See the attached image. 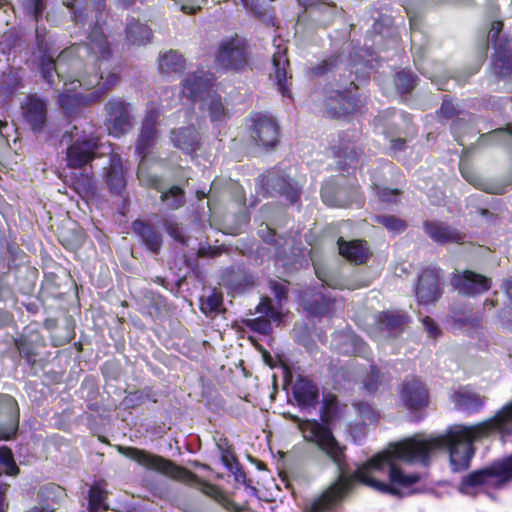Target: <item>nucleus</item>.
Here are the masks:
<instances>
[{
	"label": "nucleus",
	"instance_id": "53",
	"mask_svg": "<svg viewBox=\"0 0 512 512\" xmlns=\"http://www.w3.org/2000/svg\"><path fill=\"white\" fill-rule=\"evenodd\" d=\"M31 7L33 8V13L35 18L37 19L44 11L45 4L43 0H30Z\"/></svg>",
	"mask_w": 512,
	"mask_h": 512
},
{
	"label": "nucleus",
	"instance_id": "14",
	"mask_svg": "<svg viewBox=\"0 0 512 512\" xmlns=\"http://www.w3.org/2000/svg\"><path fill=\"white\" fill-rule=\"evenodd\" d=\"M212 80V74L204 70L188 74L183 82L182 93L187 98H201L202 100L208 92H211L209 87L212 83Z\"/></svg>",
	"mask_w": 512,
	"mask_h": 512
},
{
	"label": "nucleus",
	"instance_id": "56",
	"mask_svg": "<svg viewBox=\"0 0 512 512\" xmlns=\"http://www.w3.org/2000/svg\"><path fill=\"white\" fill-rule=\"evenodd\" d=\"M8 506L9 504L5 496V491H0V512H7Z\"/></svg>",
	"mask_w": 512,
	"mask_h": 512
},
{
	"label": "nucleus",
	"instance_id": "51",
	"mask_svg": "<svg viewBox=\"0 0 512 512\" xmlns=\"http://www.w3.org/2000/svg\"><path fill=\"white\" fill-rule=\"evenodd\" d=\"M361 415H362L363 422L365 424H370L372 422H375L377 419L376 413L368 405H362Z\"/></svg>",
	"mask_w": 512,
	"mask_h": 512
},
{
	"label": "nucleus",
	"instance_id": "49",
	"mask_svg": "<svg viewBox=\"0 0 512 512\" xmlns=\"http://www.w3.org/2000/svg\"><path fill=\"white\" fill-rule=\"evenodd\" d=\"M503 24L500 21H495L491 24V28L488 32V39L491 42H494L495 46L500 45L498 43V36L502 30Z\"/></svg>",
	"mask_w": 512,
	"mask_h": 512
},
{
	"label": "nucleus",
	"instance_id": "24",
	"mask_svg": "<svg viewBox=\"0 0 512 512\" xmlns=\"http://www.w3.org/2000/svg\"><path fill=\"white\" fill-rule=\"evenodd\" d=\"M158 67L161 73L171 75L181 72L185 67L183 56L174 50L160 54L158 59Z\"/></svg>",
	"mask_w": 512,
	"mask_h": 512
},
{
	"label": "nucleus",
	"instance_id": "26",
	"mask_svg": "<svg viewBox=\"0 0 512 512\" xmlns=\"http://www.w3.org/2000/svg\"><path fill=\"white\" fill-rule=\"evenodd\" d=\"M492 71L499 76H512V50L496 45Z\"/></svg>",
	"mask_w": 512,
	"mask_h": 512
},
{
	"label": "nucleus",
	"instance_id": "19",
	"mask_svg": "<svg viewBox=\"0 0 512 512\" xmlns=\"http://www.w3.org/2000/svg\"><path fill=\"white\" fill-rule=\"evenodd\" d=\"M452 400L457 408L473 413L483 407L486 398L475 392L463 389L455 392L452 396Z\"/></svg>",
	"mask_w": 512,
	"mask_h": 512
},
{
	"label": "nucleus",
	"instance_id": "10",
	"mask_svg": "<svg viewBox=\"0 0 512 512\" xmlns=\"http://www.w3.org/2000/svg\"><path fill=\"white\" fill-rule=\"evenodd\" d=\"M400 399L408 410L417 412L428 406V391L420 380L407 379L402 384Z\"/></svg>",
	"mask_w": 512,
	"mask_h": 512
},
{
	"label": "nucleus",
	"instance_id": "11",
	"mask_svg": "<svg viewBox=\"0 0 512 512\" xmlns=\"http://www.w3.org/2000/svg\"><path fill=\"white\" fill-rule=\"evenodd\" d=\"M18 424L17 402L9 395H0V440H9L14 437Z\"/></svg>",
	"mask_w": 512,
	"mask_h": 512
},
{
	"label": "nucleus",
	"instance_id": "50",
	"mask_svg": "<svg viewBox=\"0 0 512 512\" xmlns=\"http://www.w3.org/2000/svg\"><path fill=\"white\" fill-rule=\"evenodd\" d=\"M457 109H456V106L454 105V103L450 100H444L442 105H441V108H440V113L443 117L445 118H451L455 115Z\"/></svg>",
	"mask_w": 512,
	"mask_h": 512
},
{
	"label": "nucleus",
	"instance_id": "31",
	"mask_svg": "<svg viewBox=\"0 0 512 512\" xmlns=\"http://www.w3.org/2000/svg\"><path fill=\"white\" fill-rule=\"evenodd\" d=\"M127 40L134 45H143L150 41L151 30L144 24L134 22L127 26Z\"/></svg>",
	"mask_w": 512,
	"mask_h": 512
},
{
	"label": "nucleus",
	"instance_id": "27",
	"mask_svg": "<svg viewBox=\"0 0 512 512\" xmlns=\"http://www.w3.org/2000/svg\"><path fill=\"white\" fill-rule=\"evenodd\" d=\"M286 49L277 48V51L273 54L272 65L274 67L275 78L279 90L283 95H287L288 89L286 87L287 72L286 67L288 66V59L285 55Z\"/></svg>",
	"mask_w": 512,
	"mask_h": 512
},
{
	"label": "nucleus",
	"instance_id": "43",
	"mask_svg": "<svg viewBox=\"0 0 512 512\" xmlns=\"http://www.w3.org/2000/svg\"><path fill=\"white\" fill-rule=\"evenodd\" d=\"M249 326L256 332L261 334H268L271 331L270 320L264 317H258L249 321Z\"/></svg>",
	"mask_w": 512,
	"mask_h": 512
},
{
	"label": "nucleus",
	"instance_id": "4",
	"mask_svg": "<svg viewBox=\"0 0 512 512\" xmlns=\"http://www.w3.org/2000/svg\"><path fill=\"white\" fill-rule=\"evenodd\" d=\"M157 113L150 111L144 118L140 133L136 143V151L140 157L138 165V178L143 185L157 186L158 177L149 174L147 171V159L151 155L159 138V133L156 128Z\"/></svg>",
	"mask_w": 512,
	"mask_h": 512
},
{
	"label": "nucleus",
	"instance_id": "3",
	"mask_svg": "<svg viewBox=\"0 0 512 512\" xmlns=\"http://www.w3.org/2000/svg\"><path fill=\"white\" fill-rule=\"evenodd\" d=\"M511 481L512 455L496 460L488 467L464 477L460 491L467 495H475L482 488H502Z\"/></svg>",
	"mask_w": 512,
	"mask_h": 512
},
{
	"label": "nucleus",
	"instance_id": "54",
	"mask_svg": "<svg viewBox=\"0 0 512 512\" xmlns=\"http://www.w3.org/2000/svg\"><path fill=\"white\" fill-rule=\"evenodd\" d=\"M167 231L174 239L182 241V231L177 225L167 224Z\"/></svg>",
	"mask_w": 512,
	"mask_h": 512
},
{
	"label": "nucleus",
	"instance_id": "37",
	"mask_svg": "<svg viewBox=\"0 0 512 512\" xmlns=\"http://www.w3.org/2000/svg\"><path fill=\"white\" fill-rule=\"evenodd\" d=\"M313 15H318L317 20L322 25H328L334 15L337 13V9L334 5H330L322 1L319 6L312 12Z\"/></svg>",
	"mask_w": 512,
	"mask_h": 512
},
{
	"label": "nucleus",
	"instance_id": "46",
	"mask_svg": "<svg viewBox=\"0 0 512 512\" xmlns=\"http://www.w3.org/2000/svg\"><path fill=\"white\" fill-rule=\"evenodd\" d=\"M177 4L180 5L181 11L186 14H195L198 10L201 9V5L198 3V0H174Z\"/></svg>",
	"mask_w": 512,
	"mask_h": 512
},
{
	"label": "nucleus",
	"instance_id": "25",
	"mask_svg": "<svg viewBox=\"0 0 512 512\" xmlns=\"http://www.w3.org/2000/svg\"><path fill=\"white\" fill-rule=\"evenodd\" d=\"M202 109L209 113L211 121H223L227 117V109L221 97L215 92H208L202 99Z\"/></svg>",
	"mask_w": 512,
	"mask_h": 512
},
{
	"label": "nucleus",
	"instance_id": "39",
	"mask_svg": "<svg viewBox=\"0 0 512 512\" xmlns=\"http://www.w3.org/2000/svg\"><path fill=\"white\" fill-rule=\"evenodd\" d=\"M106 493L98 487H91L89 491V509L92 512L98 511L100 508L107 509L104 503Z\"/></svg>",
	"mask_w": 512,
	"mask_h": 512
},
{
	"label": "nucleus",
	"instance_id": "47",
	"mask_svg": "<svg viewBox=\"0 0 512 512\" xmlns=\"http://www.w3.org/2000/svg\"><path fill=\"white\" fill-rule=\"evenodd\" d=\"M380 375L375 368H371L370 374L363 380L364 386L368 391H374L377 388Z\"/></svg>",
	"mask_w": 512,
	"mask_h": 512
},
{
	"label": "nucleus",
	"instance_id": "48",
	"mask_svg": "<svg viewBox=\"0 0 512 512\" xmlns=\"http://www.w3.org/2000/svg\"><path fill=\"white\" fill-rule=\"evenodd\" d=\"M270 285H271V289L275 293V296L279 300H282L283 298L286 297L288 288H287V283L285 281H273L270 283Z\"/></svg>",
	"mask_w": 512,
	"mask_h": 512
},
{
	"label": "nucleus",
	"instance_id": "59",
	"mask_svg": "<svg viewBox=\"0 0 512 512\" xmlns=\"http://www.w3.org/2000/svg\"><path fill=\"white\" fill-rule=\"evenodd\" d=\"M298 1L301 5L308 8V7H312V6L320 4L323 0H298Z\"/></svg>",
	"mask_w": 512,
	"mask_h": 512
},
{
	"label": "nucleus",
	"instance_id": "21",
	"mask_svg": "<svg viewBox=\"0 0 512 512\" xmlns=\"http://www.w3.org/2000/svg\"><path fill=\"white\" fill-rule=\"evenodd\" d=\"M325 106L327 113L333 117L343 116L351 113L355 109L352 100L340 92H335L333 95H330L325 101Z\"/></svg>",
	"mask_w": 512,
	"mask_h": 512
},
{
	"label": "nucleus",
	"instance_id": "1",
	"mask_svg": "<svg viewBox=\"0 0 512 512\" xmlns=\"http://www.w3.org/2000/svg\"><path fill=\"white\" fill-rule=\"evenodd\" d=\"M110 57V49L106 37L98 27L89 35V42L75 44L63 50L52 59L43 56L40 62L41 74L44 80L54 90L60 91L62 82L63 93L59 96L61 108L69 115L78 113L79 98L69 93L83 88L96 89V95L104 93L116 83L117 76L109 74L104 80L103 74L91 73L97 62H104Z\"/></svg>",
	"mask_w": 512,
	"mask_h": 512
},
{
	"label": "nucleus",
	"instance_id": "63",
	"mask_svg": "<svg viewBox=\"0 0 512 512\" xmlns=\"http://www.w3.org/2000/svg\"><path fill=\"white\" fill-rule=\"evenodd\" d=\"M495 306H497V302L495 300H493V299L486 300L484 302V307H491V308H493Z\"/></svg>",
	"mask_w": 512,
	"mask_h": 512
},
{
	"label": "nucleus",
	"instance_id": "41",
	"mask_svg": "<svg viewBox=\"0 0 512 512\" xmlns=\"http://www.w3.org/2000/svg\"><path fill=\"white\" fill-rule=\"evenodd\" d=\"M15 345L22 357H24L28 362L34 361V356L36 355L35 348L25 336H21L16 339Z\"/></svg>",
	"mask_w": 512,
	"mask_h": 512
},
{
	"label": "nucleus",
	"instance_id": "42",
	"mask_svg": "<svg viewBox=\"0 0 512 512\" xmlns=\"http://www.w3.org/2000/svg\"><path fill=\"white\" fill-rule=\"evenodd\" d=\"M256 311L258 313L264 314L266 317H268L270 320L273 321H279L280 320V313L276 311L272 306L271 302L268 298H264L259 305L256 307Z\"/></svg>",
	"mask_w": 512,
	"mask_h": 512
},
{
	"label": "nucleus",
	"instance_id": "64",
	"mask_svg": "<svg viewBox=\"0 0 512 512\" xmlns=\"http://www.w3.org/2000/svg\"><path fill=\"white\" fill-rule=\"evenodd\" d=\"M75 2L76 0H63V4L68 8L74 7Z\"/></svg>",
	"mask_w": 512,
	"mask_h": 512
},
{
	"label": "nucleus",
	"instance_id": "36",
	"mask_svg": "<svg viewBox=\"0 0 512 512\" xmlns=\"http://www.w3.org/2000/svg\"><path fill=\"white\" fill-rule=\"evenodd\" d=\"M222 304V295L216 291H212L209 295L201 298L200 308L206 315L217 312Z\"/></svg>",
	"mask_w": 512,
	"mask_h": 512
},
{
	"label": "nucleus",
	"instance_id": "33",
	"mask_svg": "<svg viewBox=\"0 0 512 512\" xmlns=\"http://www.w3.org/2000/svg\"><path fill=\"white\" fill-rule=\"evenodd\" d=\"M74 189L83 198L93 197L96 194L97 187L91 176L81 175L74 180Z\"/></svg>",
	"mask_w": 512,
	"mask_h": 512
},
{
	"label": "nucleus",
	"instance_id": "20",
	"mask_svg": "<svg viewBox=\"0 0 512 512\" xmlns=\"http://www.w3.org/2000/svg\"><path fill=\"white\" fill-rule=\"evenodd\" d=\"M171 141L175 147L185 152H191L197 146L199 136L194 127H183L171 131Z\"/></svg>",
	"mask_w": 512,
	"mask_h": 512
},
{
	"label": "nucleus",
	"instance_id": "17",
	"mask_svg": "<svg viewBox=\"0 0 512 512\" xmlns=\"http://www.w3.org/2000/svg\"><path fill=\"white\" fill-rule=\"evenodd\" d=\"M337 244L339 254L354 264L365 263L371 255L367 242L363 240L345 241L340 237Z\"/></svg>",
	"mask_w": 512,
	"mask_h": 512
},
{
	"label": "nucleus",
	"instance_id": "62",
	"mask_svg": "<svg viewBox=\"0 0 512 512\" xmlns=\"http://www.w3.org/2000/svg\"><path fill=\"white\" fill-rule=\"evenodd\" d=\"M505 289L508 297L512 300V277L507 280Z\"/></svg>",
	"mask_w": 512,
	"mask_h": 512
},
{
	"label": "nucleus",
	"instance_id": "40",
	"mask_svg": "<svg viewBox=\"0 0 512 512\" xmlns=\"http://www.w3.org/2000/svg\"><path fill=\"white\" fill-rule=\"evenodd\" d=\"M395 85L401 93H407L414 88L415 79L410 72L400 71L396 74Z\"/></svg>",
	"mask_w": 512,
	"mask_h": 512
},
{
	"label": "nucleus",
	"instance_id": "38",
	"mask_svg": "<svg viewBox=\"0 0 512 512\" xmlns=\"http://www.w3.org/2000/svg\"><path fill=\"white\" fill-rule=\"evenodd\" d=\"M337 412V399L333 395H329L324 398L323 401V409L321 412V420L328 424L330 423L336 415Z\"/></svg>",
	"mask_w": 512,
	"mask_h": 512
},
{
	"label": "nucleus",
	"instance_id": "5",
	"mask_svg": "<svg viewBox=\"0 0 512 512\" xmlns=\"http://www.w3.org/2000/svg\"><path fill=\"white\" fill-rule=\"evenodd\" d=\"M64 137H69L71 144L66 150V163L70 168H82L96 157L99 138L92 131L80 130L73 126Z\"/></svg>",
	"mask_w": 512,
	"mask_h": 512
},
{
	"label": "nucleus",
	"instance_id": "9",
	"mask_svg": "<svg viewBox=\"0 0 512 512\" xmlns=\"http://www.w3.org/2000/svg\"><path fill=\"white\" fill-rule=\"evenodd\" d=\"M451 283L459 293L467 296H476L491 288V279L470 271H457L451 279Z\"/></svg>",
	"mask_w": 512,
	"mask_h": 512
},
{
	"label": "nucleus",
	"instance_id": "32",
	"mask_svg": "<svg viewBox=\"0 0 512 512\" xmlns=\"http://www.w3.org/2000/svg\"><path fill=\"white\" fill-rule=\"evenodd\" d=\"M19 468L17 467L12 451L6 446H0V475H17Z\"/></svg>",
	"mask_w": 512,
	"mask_h": 512
},
{
	"label": "nucleus",
	"instance_id": "6",
	"mask_svg": "<svg viewBox=\"0 0 512 512\" xmlns=\"http://www.w3.org/2000/svg\"><path fill=\"white\" fill-rule=\"evenodd\" d=\"M215 61L225 69L243 68L248 61L247 41L238 34L223 37L218 44Z\"/></svg>",
	"mask_w": 512,
	"mask_h": 512
},
{
	"label": "nucleus",
	"instance_id": "44",
	"mask_svg": "<svg viewBox=\"0 0 512 512\" xmlns=\"http://www.w3.org/2000/svg\"><path fill=\"white\" fill-rule=\"evenodd\" d=\"M412 0H404L405 2V10L408 14V17H409V20H410V25H411V30H412V39H411V42H412V51L415 55H417L418 53V50H420V47L417 46L416 44V40H415V36H416V33H415V27H416V23H415V15H414V12L412 10V8L410 7V2Z\"/></svg>",
	"mask_w": 512,
	"mask_h": 512
},
{
	"label": "nucleus",
	"instance_id": "45",
	"mask_svg": "<svg viewBox=\"0 0 512 512\" xmlns=\"http://www.w3.org/2000/svg\"><path fill=\"white\" fill-rule=\"evenodd\" d=\"M422 324L424 329L427 332L428 337L437 338L441 334V330L439 326L434 322V320L428 316L422 319Z\"/></svg>",
	"mask_w": 512,
	"mask_h": 512
},
{
	"label": "nucleus",
	"instance_id": "13",
	"mask_svg": "<svg viewBox=\"0 0 512 512\" xmlns=\"http://www.w3.org/2000/svg\"><path fill=\"white\" fill-rule=\"evenodd\" d=\"M439 273L434 269H426L419 277L416 296L419 303L428 305L436 302L441 296Z\"/></svg>",
	"mask_w": 512,
	"mask_h": 512
},
{
	"label": "nucleus",
	"instance_id": "15",
	"mask_svg": "<svg viewBox=\"0 0 512 512\" xmlns=\"http://www.w3.org/2000/svg\"><path fill=\"white\" fill-rule=\"evenodd\" d=\"M425 233L436 243H464L466 236L455 228L442 223V222H430L424 223Z\"/></svg>",
	"mask_w": 512,
	"mask_h": 512
},
{
	"label": "nucleus",
	"instance_id": "12",
	"mask_svg": "<svg viewBox=\"0 0 512 512\" xmlns=\"http://www.w3.org/2000/svg\"><path fill=\"white\" fill-rule=\"evenodd\" d=\"M251 138L264 147H272L278 139V126L275 120L263 114H256L251 118Z\"/></svg>",
	"mask_w": 512,
	"mask_h": 512
},
{
	"label": "nucleus",
	"instance_id": "52",
	"mask_svg": "<svg viewBox=\"0 0 512 512\" xmlns=\"http://www.w3.org/2000/svg\"><path fill=\"white\" fill-rule=\"evenodd\" d=\"M336 60H325L323 61V64L317 68H315V74L321 75L325 72H328L332 70V68L336 67Z\"/></svg>",
	"mask_w": 512,
	"mask_h": 512
},
{
	"label": "nucleus",
	"instance_id": "57",
	"mask_svg": "<svg viewBox=\"0 0 512 512\" xmlns=\"http://www.w3.org/2000/svg\"><path fill=\"white\" fill-rule=\"evenodd\" d=\"M321 197L325 203L328 205H334V201L329 196V190L328 187H323L321 190Z\"/></svg>",
	"mask_w": 512,
	"mask_h": 512
},
{
	"label": "nucleus",
	"instance_id": "28",
	"mask_svg": "<svg viewBox=\"0 0 512 512\" xmlns=\"http://www.w3.org/2000/svg\"><path fill=\"white\" fill-rule=\"evenodd\" d=\"M161 192V201L170 209H178L185 204L184 191L179 186H172L168 190H163L161 180L158 178L157 186L147 185Z\"/></svg>",
	"mask_w": 512,
	"mask_h": 512
},
{
	"label": "nucleus",
	"instance_id": "7",
	"mask_svg": "<svg viewBox=\"0 0 512 512\" xmlns=\"http://www.w3.org/2000/svg\"><path fill=\"white\" fill-rule=\"evenodd\" d=\"M105 125L110 135L120 137L133 127L130 105L119 98H113L105 104Z\"/></svg>",
	"mask_w": 512,
	"mask_h": 512
},
{
	"label": "nucleus",
	"instance_id": "61",
	"mask_svg": "<svg viewBox=\"0 0 512 512\" xmlns=\"http://www.w3.org/2000/svg\"><path fill=\"white\" fill-rule=\"evenodd\" d=\"M405 144V140L403 139H395V140H392V148L394 150H397V149H401Z\"/></svg>",
	"mask_w": 512,
	"mask_h": 512
},
{
	"label": "nucleus",
	"instance_id": "8",
	"mask_svg": "<svg viewBox=\"0 0 512 512\" xmlns=\"http://www.w3.org/2000/svg\"><path fill=\"white\" fill-rule=\"evenodd\" d=\"M22 115L25 123L36 133H44L48 126L47 101L37 95L27 96L22 103Z\"/></svg>",
	"mask_w": 512,
	"mask_h": 512
},
{
	"label": "nucleus",
	"instance_id": "22",
	"mask_svg": "<svg viewBox=\"0 0 512 512\" xmlns=\"http://www.w3.org/2000/svg\"><path fill=\"white\" fill-rule=\"evenodd\" d=\"M133 231L141 237L147 248L153 253H158L162 241L160 235L148 224L135 221L132 224Z\"/></svg>",
	"mask_w": 512,
	"mask_h": 512
},
{
	"label": "nucleus",
	"instance_id": "55",
	"mask_svg": "<svg viewBox=\"0 0 512 512\" xmlns=\"http://www.w3.org/2000/svg\"><path fill=\"white\" fill-rule=\"evenodd\" d=\"M26 512H57L54 508L48 504H40L28 509Z\"/></svg>",
	"mask_w": 512,
	"mask_h": 512
},
{
	"label": "nucleus",
	"instance_id": "18",
	"mask_svg": "<svg viewBox=\"0 0 512 512\" xmlns=\"http://www.w3.org/2000/svg\"><path fill=\"white\" fill-rule=\"evenodd\" d=\"M293 395L299 405L311 406L317 402L318 388L312 381L299 378L294 384Z\"/></svg>",
	"mask_w": 512,
	"mask_h": 512
},
{
	"label": "nucleus",
	"instance_id": "34",
	"mask_svg": "<svg viewBox=\"0 0 512 512\" xmlns=\"http://www.w3.org/2000/svg\"><path fill=\"white\" fill-rule=\"evenodd\" d=\"M481 141L501 142L512 152V126H509L507 129H498L483 135Z\"/></svg>",
	"mask_w": 512,
	"mask_h": 512
},
{
	"label": "nucleus",
	"instance_id": "2",
	"mask_svg": "<svg viewBox=\"0 0 512 512\" xmlns=\"http://www.w3.org/2000/svg\"><path fill=\"white\" fill-rule=\"evenodd\" d=\"M116 449L121 455L137 462L148 470L155 471L174 481L187 485H197L203 494L213 498L229 512H239V507L217 486L200 480L196 474L185 467L179 466L160 455L136 447L118 445Z\"/></svg>",
	"mask_w": 512,
	"mask_h": 512
},
{
	"label": "nucleus",
	"instance_id": "16",
	"mask_svg": "<svg viewBox=\"0 0 512 512\" xmlns=\"http://www.w3.org/2000/svg\"><path fill=\"white\" fill-rule=\"evenodd\" d=\"M103 177L111 192L119 193L126 185L125 172L121 157L111 153L108 164L104 167Z\"/></svg>",
	"mask_w": 512,
	"mask_h": 512
},
{
	"label": "nucleus",
	"instance_id": "23",
	"mask_svg": "<svg viewBox=\"0 0 512 512\" xmlns=\"http://www.w3.org/2000/svg\"><path fill=\"white\" fill-rule=\"evenodd\" d=\"M460 171L462 176L472 185L477 187L480 190H483L490 194H503L505 192V187L501 184H493L488 182L487 180L481 178L477 175L471 168L467 165H460Z\"/></svg>",
	"mask_w": 512,
	"mask_h": 512
},
{
	"label": "nucleus",
	"instance_id": "35",
	"mask_svg": "<svg viewBox=\"0 0 512 512\" xmlns=\"http://www.w3.org/2000/svg\"><path fill=\"white\" fill-rule=\"evenodd\" d=\"M375 221L393 233H401L407 227L404 220L394 215H379L375 217Z\"/></svg>",
	"mask_w": 512,
	"mask_h": 512
},
{
	"label": "nucleus",
	"instance_id": "29",
	"mask_svg": "<svg viewBox=\"0 0 512 512\" xmlns=\"http://www.w3.org/2000/svg\"><path fill=\"white\" fill-rule=\"evenodd\" d=\"M267 183L281 195H284L290 203L297 201L299 197V189L296 183L291 179H285L283 177H271Z\"/></svg>",
	"mask_w": 512,
	"mask_h": 512
},
{
	"label": "nucleus",
	"instance_id": "58",
	"mask_svg": "<svg viewBox=\"0 0 512 512\" xmlns=\"http://www.w3.org/2000/svg\"><path fill=\"white\" fill-rule=\"evenodd\" d=\"M397 193H398V192H397L396 190H388V189H384V190L381 192L380 197H381V199H382L383 201H389V200H390L389 196H395V195H397Z\"/></svg>",
	"mask_w": 512,
	"mask_h": 512
},
{
	"label": "nucleus",
	"instance_id": "30",
	"mask_svg": "<svg viewBox=\"0 0 512 512\" xmlns=\"http://www.w3.org/2000/svg\"><path fill=\"white\" fill-rule=\"evenodd\" d=\"M407 322L408 316L401 311H386L378 316L380 328L389 331L401 329Z\"/></svg>",
	"mask_w": 512,
	"mask_h": 512
},
{
	"label": "nucleus",
	"instance_id": "60",
	"mask_svg": "<svg viewBox=\"0 0 512 512\" xmlns=\"http://www.w3.org/2000/svg\"><path fill=\"white\" fill-rule=\"evenodd\" d=\"M222 460L225 465L229 466L233 460V456L229 451H225L222 453Z\"/></svg>",
	"mask_w": 512,
	"mask_h": 512
}]
</instances>
